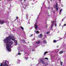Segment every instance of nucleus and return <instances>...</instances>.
Masks as SVG:
<instances>
[{
    "label": "nucleus",
    "instance_id": "37",
    "mask_svg": "<svg viewBox=\"0 0 66 66\" xmlns=\"http://www.w3.org/2000/svg\"><path fill=\"white\" fill-rule=\"evenodd\" d=\"M63 20H62V21H63Z\"/></svg>",
    "mask_w": 66,
    "mask_h": 66
},
{
    "label": "nucleus",
    "instance_id": "29",
    "mask_svg": "<svg viewBox=\"0 0 66 66\" xmlns=\"http://www.w3.org/2000/svg\"><path fill=\"white\" fill-rule=\"evenodd\" d=\"M33 34H32V35H30V36L31 37V36H33Z\"/></svg>",
    "mask_w": 66,
    "mask_h": 66
},
{
    "label": "nucleus",
    "instance_id": "8",
    "mask_svg": "<svg viewBox=\"0 0 66 66\" xmlns=\"http://www.w3.org/2000/svg\"><path fill=\"white\" fill-rule=\"evenodd\" d=\"M40 43V41H38L37 42H36V44H39Z\"/></svg>",
    "mask_w": 66,
    "mask_h": 66
},
{
    "label": "nucleus",
    "instance_id": "42",
    "mask_svg": "<svg viewBox=\"0 0 66 66\" xmlns=\"http://www.w3.org/2000/svg\"><path fill=\"white\" fill-rule=\"evenodd\" d=\"M63 6V5H62L61 6Z\"/></svg>",
    "mask_w": 66,
    "mask_h": 66
},
{
    "label": "nucleus",
    "instance_id": "18",
    "mask_svg": "<svg viewBox=\"0 0 66 66\" xmlns=\"http://www.w3.org/2000/svg\"><path fill=\"white\" fill-rule=\"evenodd\" d=\"M39 31H36V33H39Z\"/></svg>",
    "mask_w": 66,
    "mask_h": 66
},
{
    "label": "nucleus",
    "instance_id": "3",
    "mask_svg": "<svg viewBox=\"0 0 66 66\" xmlns=\"http://www.w3.org/2000/svg\"><path fill=\"white\" fill-rule=\"evenodd\" d=\"M2 64V63L1 64L0 66H9L8 65L6 64V62H5L3 64Z\"/></svg>",
    "mask_w": 66,
    "mask_h": 66
},
{
    "label": "nucleus",
    "instance_id": "32",
    "mask_svg": "<svg viewBox=\"0 0 66 66\" xmlns=\"http://www.w3.org/2000/svg\"><path fill=\"white\" fill-rule=\"evenodd\" d=\"M38 45H37V46H36V48H37V47H38Z\"/></svg>",
    "mask_w": 66,
    "mask_h": 66
},
{
    "label": "nucleus",
    "instance_id": "21",
    "mask_svg": "<svg viewBox=\"0 0 66 66\" xmlns=\"http://www.w3.org/2000/svg\"><path fill=\"white\" fill-rule=\"evenodd\" d=\"M48 17H49V16H50V15H49V13H48Z\"/></svg>",
    "mask_w": 66,
    "mask_h": 66
},
{
    "label": "nucleus",
    "instance_id": "20",
    "mask_svg": "<svg viewBox=\"0 0 66 66\" xmlns=\"http://www.w3.org/2000/svg\"><path fill=\"white\" fill-rule=\"evenodd\" d=\"M57 25V24H56V23L55 24V27H56Z\"/></svg>",
    "mask_w": 66,
    "mask_h": 66
},
{
    "label": "nucleus",
    "instance_id": "30",
    "mask_svg": "<svg viewBox=\"0 0 66 66\" xmlns=\"http://www.w3.org/2000/svg\"><path fill=\"white\" fill-rule=\"evenodd\" d=\"M16 19H18V17H16Z\"/></svg>",
    "mask_w": 66,
    "mask_h": 66
},
{
    "label": "nucleus",
    "instance_id": "13",
    "mask_svg": "<svg viewBox=\"0 0 66 66\" xmlns=\"http://www.w3.org/2000/svg\"><path fill=\"white\" fill-rule=\"evenodd\" d=\"M43 42L45 44H46V43H47V42H46V40H43Z\"/></svg>",
    "mask_w": 66,
    "mask_h": 66
},
{
    "label": "nucleus",
    "instance_id": "12",
    "mask_svg": "<svg viewBox=\"0 0 66 66\" xmlns=\"http://www.w3.org/2000/svg\"><path fill=\"white\" fill-rule=\"evenodd\" d=\"M17 63H18V64H20V60H18V61H17Z\"/></svg>",
    "mask_w": 66,
    "mask_h": 66
},
{
    "label": "nucleus",
    "instance_id": "4",
    "mask_svg": "<svg viewBox=\"0 0 66 66\" xmlns=\"http://www.w3.org/2000/svg\"><path fill=\"white\" fill-rule=\"evenodd\" d=\"M57 3H56V5H55L54 6V8H55V9H56V11H58V10H59V8H57Z\"/></svg>",
    "mask_w": 66,
    "mask_h": 66
},
{
    "label": "nucleus",
    "instance_id": "1",
    "mask_svg": "<svg viewBox=\"0 0 66 66\" xmlns=\"http://www.w3.org/2000/svg\"><path fill=\"white\" fill-rule=\"evenodd\" d=\"M12 39V40H13L15 43V45L16 46L17 45V41L15 39V38H14V37L9 36V37H7L4 40L5 43H6V48L8 51L10 52L11 51V45H13V44L14 43L13 41H11Z\"/></svg>",
    "mask_w": 66,
    "mask_h": 66
},
{
    "label": "nucleus",
    "instance_id": "11",
    "mask_svg": "<svg viewBox=\"0 0 66 66\" xmlns=\"http://www.w3.org/2000/svg\"><path fill=\"white\" fill-rule=\"evenodd\" d=\"M40 62H42V63H44V60H43L42 59L40 60Z\"/></svg>",
    "mask_w": 66,
    "mask_h": 66
},
{
    "label": "nucleus",
    "instance_id": "9",
    "mask_svg": "<svg viewBox=\"0 0 66 66\" xmlns=\"http://www.w3.org/2000/svg\"><path fill=\"white\" fill-rule=\"evenodd\" d=\"M63 52H64V51H60L59 52V54H61L63 53Z\"/></svg>",
    "mask_w": 66,
    "mask_h": 66
},
{
    "label": "nucleus",
    "instance_id": "40",
    "mask_svg": "<svg viewBox=\"0 0 66 66\" xmlns=\"http://www.w3.org/2000/svg\"><path fill=\"white\" fill-rule=\"evenodd\" d=\"M66 33H65V35L64 36H65V35H66Z\"/></svg>",
    "mask_w": 66,
    "mask_h": 66
},
{
    "label": "nucleus",
    "instance_id": "14",
    "mask_svg": "<svg viewBox=\"0 0 66 66\" xmlns=\"http://www.w3.org/2000/svg\"><path fill=\"white\" fill-rule=\"evenodd\" d=\"M47 53L48 52H45L44 53V55H45L46 54H47Z\"/></svg>",
    "mask_w": 66,
    "mask_h": 66
},
{
    "label": "nucleus",
    "instance_id": "28",
    "mask_svg": "<svg viewBox=\"0 0 66 66\" xmlns=\"http://www.w3.org/2000/svg\"><path fill=\"white\" fill-rule=\"evenodd\" d=\"M59 1H60V2H61V0H57Z\"/></svg>",
    "mask_w": 66,
    "mask_h": 66
},
{
    "label": "nucleus",
    "instance_id": "45",
    "mask_svg": "<svg viewBox=\"0 0 66 66\" xmlns=\"http://www.w3.org/2000/svg\"><path fill=\"white\" fill-rule=\"evenodd\" d=\"M32 51H33V50H32Z\"/></svg>",
    "mask_w": 66,
    "mask_h": 66
},
{
    "label": "nucleus",
    "instance_id": "25",
    "mask_svg": "<svg viewBox=\"0 0 66 66\" xmlns=\"http://www.w3.org/2000/svg\"><path fill=\"white\" fill-rule=\"evenodd\" d=\"M26 16L27 17H28V14H26Z\"/></svg>",
    "mask_w": 66,
    "mask_h": 66
},
{
    "label": "nucleus",
    "instance_id": "35",
    "mask_svg": "<svg viewBox=\"0 0 66 66\" xmlns=\"http://www.w3.org/2000/svg\"><path fill=\"white\" fill-rule=\"evenodd\" d=\"M62 39V38H60V39Z\"/></svg>",
    "mask_w": 66,
    "mask_h": 66
},
{
    "label": "nucleus",
    "instance_id": "23",
    "mask_svg": "<svg viewBox=\"0 0 66 66\" xmlns=\"http://www.w3.org/2000/svg\"><path fill=\"white\" fill-rule=\"evenodd\" d=\"M45 60H48V59L47 58H45Z\"/></svg>",
    "mask_w": 66,
    "mask_h": 66
},
{
    "label": "nucleus",
    "instance_id": "27",
    "mask_svg": "<svg viewBox=\"0 0 66 66\" xmlns=\"http://www.w3.org/2000/svg\"><path fill=\"white\" fill-rule=\"evenodd\" d=\"M47 34H49V32H47Z\"/></svg>",
    "mask_w": 66,
    "mask_h": 66
},
{
    "label": "nucleus",
    "instance_id": "38",
    "mask_svg": "<svg viewBox=\"0 0 66 66\" xmlns=\"http://www.w3.org/2000/svg\"><path fill=\"white\" fill-rule=\"evenodd\" d=\"M46 36V35H45L44 36Z\"/></svg>",
    "mask_w": 66,
    "mask_h": 66
},
{
    "label": "nucleus",
    "instance_id": "47",
    "mask_svg": "<svg viewBox=\"0 0 66 66\" xmlns=\"http://www.w3.org/2000/svg\"><path fill=\"white\" fill-rule=\"evenodd\" d=\"M19 62H18V63H19Z\"/></svg>",
    "mask_w": 66,
    "mask_h": 66
},
{
    "label": "nucleus",
    "instance_id": "17",
    "mask_svg": "<svg viewBox=\"0 0 66 66\" xmlns=\"http://www.w3.org/2000/svg\"><path fill=\"white\" fill-rule=\"evenodd\" d=\"M63 63V62H62V61L60 62L61 65H62Z\"/></svg>",
    "mask_w": 66,
    "mask_h": 66
},
{
    "label": "nucleus",
    "instance_id": "7",
    "mask_svg": "<svg viewBox=\"0 0 66 66\" xmlns=\"http://www.w3.org/2000/svg\"><path fill=\"white\" fill-rule=\"evenodd\" d=\"M42 35L43 34H41L39 35L38 37H39V38H42Z\"/></svg>",
    "mask_w": 66,
    "mask_h": 66
},
{
    "label": "nucleus",
    "instance_id": "24",
    "mask_svg": "<svg viewBox=\"0 0 66 66\" xmlns=\"http://www.w3.org/2000/svg\"><path fill=\"white\" fill-rule=\"evenodd\" d=\"M53 13H54V14H55V10L53 11Z\"/></svg>",
    "mask_w": 66,
    "mask_h": 66
},
{
    "label": "nucleus",
    "instance_id": "15",
    "mask_svg": "<svg viewBox=\"0 0 66 66\" xmlns=\"http://www.w3.org/2000/svg\"><path fill=\"white\" fill-rule=\"evenodd\" d=\"M53 56H51V60H53Z\"/></svg>",
    "mask_w": 66,
    "mask_h": 66
},
{
    "label": "nucleus",
    "instance_id": "26",
    "mask_svg": "<svg viewBox=\"0 0 66 66\" xmlns=\"http://www.w3.org/2000/svg\"><path fill=\"white\" fill-rule=\"evenodd\" d=\"M21 54L20 53H18V55H20Z\"/></svg>",
    "mask_w": 66,
    "mask_h": 66
},
{
    "label": "nucleus",
    "instance_id": "5",
    "mask_svg": "<svg viewBox=\"0 0 66 66\" xmlns=\"http://www.w3.org/2000/svg\"><path fill=\"white\" fill-rule=\"evenodd\" d=\"M37 28H38V26H37V24L36 23L35 24V30H36L37 29Z\"/></svg>",
    "mask_w": 66,
    "mask_h": 66
},
{
    "label": "nucleus",
    "instance_id": "2",
    "mask_svg": "<svg viewBox=\"0 0 66 66\" xmlns=\"http://www.w3.org/2000/svg\"><path fill=\"white\" fill-rule=\"evenodd\" d=\"M51 23H52V24H51V28H50V30H53V29L52 28L54 26V21H52L51 22Z\"/></svg>",
    "mask_w": 66,
    "mask_h": 66
},
{
    "label": "nucleus",
    "instance_id": "33",
    "mask_svg": "<svg viewBox=\"0 0 66 66\" xmlns=\"http://www.w3.org/2000/svg\"><path fill=\"white\" fill-rule=\"evenodd\" d=\"M58 47H59V46H57V48H58Z\"/></svg>",
    "mask_w": 66,
    "mask_h": 66
},
{
    "label": "nucleus",
    "instance_id": "22",
    "mask_svg": "<svg viewBox=\"0 0 66 66\" xmlns=\"http://www.w3.org/2000/svg\"><path fill=\"white\" fill-rule=\"evenodd\" d=\"M66 26V24H64L63 26V27H64L65 26Z\"/></svg>",
    "mask_w": 66,
    "mask_h": 66
},
{
    "label": "nucleus",
    "instance_id": "46",
    "mask_svg": "<svg viewBox=\"0 0 66 66\" xmlns=\"http://www.w3.org/2000/svg\"><path fill=\"white\" fill-rule=\"evenodd\" d=\"M58 33H59V32H58Z\"/></svg>",
    "mask_w": 66,
    "mask_h": 66
},
{
    "label": "nucleus",
    "instance_id": "44",
    "mask_svg": "<svg viewBox=\"0 0 66 66\" xmlns=\"http://www.w3.org/2000/svg\"><path fill=\"white\" fill-rule=\"evenodd\" d=\"M44 39V38H43V39Z\"/></svg>",
    "mask_w": 66,
    "mask_h": 66
},
{
    "label": "nucleus",
    "instance_id": "31",
    "mask_svg": "<svg viewBox=\"0 0 66 66\" xmlns=\"http://www.w3.org/2000/svg\"><path fill=\"white\" fill-rule=\"evenodd\" d=\"M56 56V55H55L54 56V57H55Z\"/></svg>",
    "mask_w": 66,
    "mask_h": 66
},
{
    "label": "nucleus",
    "instance_id": "39",
    "mask_svg": "<svg viewBox=\"0 0 66 66\" xmlns=\"http://www.w3.org/2000/svg\"><path fill=\"white\" fill-rule=\"evenodd\" d=\"M51 1H52V0H50Z\"/></svg>",
    "mask_w": 66,
    "mask_h": 66
},
{
    "label": "nucleus",
    "instance_id": "36",
    "mask_svg": "<svg viewBox=\"0 0 66 66\" xmlns=\"http://www.w3.org/2000/svg\"><path fill=\"white\" fill-rule=\"evenodd\" d=\"M9 1H11V0H8Z\"/></svg>",
    "mask_w": 66,
    "mask_h": 66
},
{
    "label": "nucleus",
    "instance_id": "10",
    "mask_svg": "<svg viewBox=\"0 0 66 66\" xmlns=\"http://www.w3.org/2000/svg\"><path fill=\"white\" fill-rule=\"evenodd\" d=\"M62 10H63L62 9H61L59 11L60 12L59 13V14L60 15H61V12H62Z\"/></svg>",
    "mask_w": 66,
    "mask_h": 66
},
{
    "label": "nucleus",
    "instance_id": "41",
    "mask_svg": "<svg viewBox=\"0 0 66 66\" xmlns=\"http://www.w3.org/2000/svg\"><path fill=\"white\" fill-rule=\"evenodd\" d=\"M24 1H26V0H24Z\"/></svg>",
    "mask_w": 66,
    "mask_h": 66
},
{
    "label": "nucleus",
    "instance_id": "19",
    "mask_svg": "<svg viewBox=\"0 0 66 66\" xmlns=\"http://www.w3.org/2000/svg\"><path fill=\"white\" fill-rule=\"evenodd\" d=\"M21 29H22V30H23V27H22V26H21Z\"/></svg>",
    "mask_w": 66,
    "mask_h": 66
},
{
    "label": "nucleus",
    "instance_id": "16",
    "mask_svg": "<svg viewBox=\"0 0 66 66\" xmlns=\"http://www.w3.org/2000/svg\"><path fill=\"white\" fill-rule=\"evenodd\" d=\"M53 43H55L56 42V40H53Z\"/></svg>",
    "mask_w": 66,
    "mask_h": 66
},
{
    "label": "nucleus",
    "instance_id": "34",
    "mask_svg": "<svg viewBox=\"0 0 66 66\" xmlns=\"http://www.w3.org/2000/svg\"><path fill=\"white\" fill-rule=\"evenodd\" d=\"M50 7H48V9H50Z\"/></svg>",
    "mask_w": 66,
    "mask_h": 66
},
{
    "label": "nucleus",
    "instance_id": "6",
    "mask_svg": "<svg viewBox=\"0 0 66 66\" xmlns=\"http://www.w3.org/2000/svg\"><path fill=\"white\" fill-rule=\"evenodd\" d=\"M4 22V21L3 20L1 21L0 20V23L2 24H3Z\"/></svg>",
    "mask_w": 66,
    "mask_h": 66
},
{
    "label": "nucleus",
    "instance_id": "43",
    "mask_svg": "<svg viewBox=\"0 0 66 66\" xmlns=\"http://www.w3.org/2000/svg\"><path fill=\"white\" fill-rule=\"evenodd\" d=\"M2 0H0V1H1Z\"/></svg>",
    "mask_w": 66,
    "mask_h": 66
}]
</instances>
